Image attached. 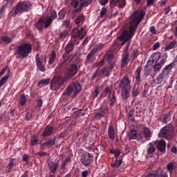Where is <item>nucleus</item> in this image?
<instances>
[{
  "instance_id": "f257e3e1",
  "label": "nucleus",
  "mask_w": 177,
  "mask_h": 177,
  "mask_svg": "<svg viewBox=\"0 0 177 177\" xmlns=\"http://www.w3.org/2000/svg\"><path fill=\"white\" fill-rule=\"evenodd\" d=\"M145 16H146V12L141 10L134 11L133 13L129 17L125 22L126 28L129 30H124L119 37L120 41H122V45H124L125 42H128L129 39H132L133 35H135V32H136L138 26L140 24Z\"/></svg>"
},
{
  "instance_id": "f03ea898",
  "label": "nucleus",
  "mask_w": 177,
  "mask_h": 177,
  "mask_svg": "<svg viewBox=\"0 0 177 177\" xmlns=\"http://www.w3.org/2000/svg\"><path fill=\"white\" fill-rule=\"evenodd\" d=\"M56 19H57V12H56L55 10H50L46 17H41L38 19L35 27L39 31H43L44 27H45V28H49L50 24H52Z\"/></svg>"
},
{
  "instance_id": "7ed1b4c3",
  "label": "nucleus",
  "mask_w": 177,
  "mask_h": 177,
  "mask_svg": "<svg viewBox=\"0 0 177 177\" xmlns=\"http://www.w3.org/2000/svg\"><path fill=\"white\" fill-rule=\"evenodd\" d=\"M31 9H32V3L30 1H19L12 8L9 15L11 17H16L17 15H22V13L30 12Z\"/></svg>"
},
{
  "instance_id": "20e7f679",
  "label": "nucleus",
  "mask_w": 177,
  "mask_h": 177,
  "mask_svg": "<svg viewBox=\"0 0 177 177\" xmlns=\"http://www.w3.org/2000/svg\"><path fill=\"white\" fill-rule=\"evenodd\" d=\"M81 89H82V86L80 82H72L66 87L62 96L74 99L78 96Z\"/></svg>"
},
{
  "instance_id": "39448f33",
  "label": "nucleus",
  "mask_w": 177,
  "mask_h": 177,
  "mask_svg": "<svg viewBox=\"0 0 177 177\" xmlns=\"http://www.w3.org/2000/svg\"><path fill=\"white\" fill-rule=\"evenodd\" d=\"M32 51V45L28 43H24L17 47L16 59H26Z\"/></svg>"
},
{
  "instance_id": "423d86ee",
  "label": "nucleus",
  "mask_w": 177,
  "mask_h": 177,
  "mask_svg": "<svg viewBox=\"0 0 177 177\" xmlns=\"http://www.w3.org/2000/svg\"><path fill=\"white\" fill-rule=\"evenodd\" d=\"M174 68V63H171L167 66H166L160 73V75H158L157 78L153 80L154 84L156 85H160V84H165L167 82V80L169 78V73H171V70Z\"/></svg>"
},
{
  "instance_id": "0eeeda50",
  "label": "nucleus",
  "mask_w": 177,
  "mask_h": 177,
  "mask_svg": "<svg viewBox=\"0 0 177 177\" xmlns=\"http://www.w3.org/2000/svg\"><path fill=\"white\" fill-rule=\"evenodd\" d=\"M174 132H175V127L170 123L160 129L158 136L166 139V140H171L174 136Z\"/></svg>"
},
{
  "instance_id": "6e6552de",
  "label": "nucleus",
  "mask_w": 177,
  "mask_h": 177,
  "mask_svg": "<svg viewBox=\"0 0 177 177\" xmlns=\"http://www.w3.org/2000/svg\"><path fill=\"white\" fill-rule=\"evenodd\" d=\"M67 81L63 76H55L50 82V88L51 91H59L60 88L64 85V83Z\"/></svg>"
},
{
  "instance_id": "1a4fd4ad",
  "label": "nucleus",
  "mask_w": 177,
  "mask_h": 177,
  "mask_svg": "<svg viewBox=\"0 0 177 177\" xmlns=\"http://www.w3.org/2000/svg\"><path fill=\"white\" fill-rule=\"evenodd\" d=\"M80 161L84 167L89 168L93 164V154L86 153L81 156Z\"/></svg>"
},
{
  "instance_id": "9d476101",
  "label": "nucleus",
  "mask_w": 177,
  "mask_h": 177,
  "mask_svg": "<svg viewBox=\"0 0 177 177\" xmlns=\"http://www.w3.org/2000/svg\"><path fill=\"white\" fill-rule=\"evenodd\" d=\"M77 73H78L77 64H71L68 67L64 78H65L66 81H68V80H71Z\"/></svg>"
},
{
  "instance_id": "9b49d317",
  "label": "nucleus",
  "mask_w": 177,
  "mask_h": 177,
  "mask_svg": "<svg viewBox=\"0 0 177 177\" xmlns=\"http://www.w3.org/2000/svg\"><path fill=\"white\" fill-rule=\"evenodd\" d=\"M35 62L37 68L39 71H41L42 73H45V64H46V58L42 59L39 57V54L35 55Z\"/></svg>"
},
{
  "instance_id": "f8f14e48",
  "label": "nucleus",
  "mask_w": 177,
  "mask_h": 177,
  "mask_svg": "<svg viewBox=\"0 0 177 177\" xmlns=\"http://www.w3.org/2000/svg\"><path fill=\"white\" fill-rule=\"evenodd\" d=\"M118 87L120 89H131V80L128 75H124L118 82Z\"/></svg>"
},
{
  "instance_id": "ddd939ff",
  "label": "nucleus",
  "mask_w": 177,
  "mask_h": 177,
  "mask_svg": "<svg viewBox=\"0 0 177 177\" xmlns=\"http://www.w3.org/2000/svg\"><path fill=\"white\" fill-rule=\"evenodd\" d=\"M86 35V29L85 28H81L80 29L75 28L72 30V37L80 38V39H84Z\"/></svg>"
},
{
  "instance_id": "4468645a",
  "label": "nucleus",
  "mask_w": 177,
  "mask_h": 177,
  "mask_svg": "<svg viewBox=\"0 0 177 177\" xmlns=\"http://www.w3.org/2000/svg\"><path fill=\"white\" fill-rule=\"evenodd\" d=\"M56 133V129L52 125L48 124L44 127V131L42 133L43 138H49Z\"/></svg>"
},
{
  "instance_id": "2eb2a0df",
  "label": "nucleus",
  "mask_w": 177,
  "mask_h": 177,
  "mask_svg": "<svg viewBox=\"0 0 177 177\" xmlns=\"http://www.w3.org/2000/svg\"><path fill=\"white\" fill-rule=\"evenodd\" d=\"M99 49L100 48L98 47H95L91 50L86 57V63H93V62H95L96 59L95 57V55L99 52Z\"/></svg>"
},
{
  "instance_id": "dca6fc26",
  "label": "nucleus",
  "mask_w": 177,
  "mask_h": 177,
  "mask_svg": "<svg viewBox=\"0 0 177 177\" xmlns=\"http://www.w3.org/2000/svg\"><path fill=\"white\" fill-rule=\"evenodd\" d=\"M64 53L62 55L64 60H68L70 57V53L74 50V46L73 44L68 43L64 48Z\"/></svg>"
},
{
  "instance_id": "f3484780",
  "label": "nucleus",
  "mask_w": 177,
  "mask_h": 177,
  "mask_svg": "<svg viewBox=\"0 0 177 177\" xmlns=\"http://www.w3.org/2000/svg\"><path fill=\"white\" fill-rule=\"evenodd\" d=\"M165 59H160V62L155 63L152 66L153 74H158L160 70L165 64Z\"/></svg>"
},
{
  "instance_id": "a211bd4d",
  "label": "nucleus",
  "mask_w": 177,
  "mask_h": 177,
  "mask_svg": "<svg viewBox=\"0 0 177 177\" xmlns=\"http://www.w3.org/2000/svg\"><path fill=\"white\" fill-rule=\"evenodd\" d=\"M56 139H57V138L55 136L49 137L48 140L44 142L43 146L46 147H53V146H56V145H57Z\"/></svg>"
},
{
  "instance_id": "6ab92c4d",
  "label": "nucleus",
  "mask_w": 177,
  "mask_h": 177,
  "mask_svg": "<svg viewBox=\"0 0 177 177\" xmlns=\"http://www.w3.org/2000/svg\"><path fill=\"white\" fill-rule=\"evenodd\" d=\"M156 148L160 153L165 154V149L167 147V142L164 140H160L156 143Z\"/></svg>"
},
{
  "instance_id": "aec40b11",
  "label": "nucleus",
  "mask_w": 177,
  "mask_h": 177,
  "mask_svg": "<svg viewBox=\"0 0 177 177\" xmlns=\"http://www.w3.org/2000/svg\"><path fill=\"white\" fill-rule=\"evenodd\" d=\"M129 53H122V59H121V68H124L125 66H128L129 64Z\"/></svg>"
},
{
  "instance_id": "412c9836",
  "label": "nucleus",
  "mask_w": 177,
  "mask_h": 177,
  "mask_svg": "<svg viewBox=\"0 0 177 177\" xmlns=\"http://www.w3.org/2000/svg\"><path fill=\"white\" fill-rule=\"evenodd\" d=\"M129 139L131 140H133L136 139L137 138H140V139H142L143 138V133H140L139 135H138V132L135 130L131 131V132L128 134Z\"/></svg>"
},
{
  "instance_id": "4be33fe9",
  "label": "nucleus",
  "mask_w": 177,
  "mask_h": 177,
  "mask_svg": "<svg viewBox=\"0 0 177 177\" xmlns=\"http://www.w3.org/2000/svg\"><path fill=\"white\" fill-rule=\"evenodd\" d=\"M110 108L114 107L117 103V96H115V91H113L111 95L108 96Z\"/></svg>"
},
{
  "instance_id": "5701e85b",
  "label": "nucleus",
  "mask_w": 177,
  "mask_h": 177,
  "mask_svg": "<svg viewBox=\"0 0 177 177\" xmlns=\"http://www.w3.org/2000/svg\"><path fill=\"white\" fill-rule=\"evenodd\" d=\"M48 167L51 174H56V171H57V169L59 168V163L55 162H48Z\"/></svg>"
},
{
  "instance_id": "b1692460",
  "label": "nucleus",
  "mask_w": 177,
  "mask_h": 177,
  "mask_svg": "<svg viewBox=\"0 0 177 177\" xmlns=\"http://www.w3.org/2000/svg\"><path fill=\"white\" fill-rule=\"evenodd\" d=\"M158 120L162 122V124H168L169 121H171V113H165L162 115L159 118Z\"/></svg>"
},
{
  "instance_id": "393cba45",
  "label": "nucleus",
  "mask_w": 177,
  "mask_h": 177,
  "mask_svg": "<svg viewBox=\"0 0 177 177\" xmlns=\"http://www.w3.org/2000/svg\"><path fill=\"white\" fill-rule=\"evenodd\" d=\"M142 72V66H138L135 71V78L137 84H140L142 80L140 79V73Z\"/></svg>"
},
{
  "instance_id": "a878e982",
  "label": "nucleus",
  "mask_w": 177,
  "mask_h": 177,
  "mask_svg": "<svg viewBox=\"0 0 177 177\" xmlns=\"http://www.w3.org/2000/svg\"><path fill=\"white\" fill-rule=\"evenodd\" d=\"M123 156H120L119 159L117 158V160L114 162L111 163V167L112 168H120L121 167V165L122 164V160Z\"/></svg>"
},
{
  "instance_id": "bb28decb",
  "label": "nucleus",
  "mask_w": 177,
  "mask_h": 177,
  "mask_svg": "<svg viewBox=\"0 0 177 177\" xmlns=\"http://www.w3.org/2000/svg\"><path fill=\"white\" fill-rule=\"evenodd\" d=\"M108 135L111 140H114L115 139V132L114 131V127L113 126H109L108 128Z\"/></svg>"
},
{
  "instance_id": "cd10ccee",
  "label": "nucleus",
  "mask_w": 177,
  "mask_h": 177,
  "mask_svg": "<svg viewBox=\"0 0 177 177\" xmlns=\"http://www.w3.org/2000/svg\"><path fill=\"white\" fill-rule=\"evenodd\" d=\"M142 133L145 139H150V138H151V131L148 127H143Z\"/></svg>"
},
{
  "instance_id": "c85d7f7f",
  "label": "nucleus",
  "mask_w": 177,
  "mask_h": 177,
  "mask_svg": "<svg viewBox=\"0 0 177 177\" xmlns=\"http://www.w3.org/2000/svg\"><path fill=\"white\" fill-rule=\"evenodd\" d=\"M86 114V111L85 109H77L73 113V117L77 118V117H84Z\"/></svg>"
},
{
  "instance_id": "c756f323",
  "label": "nucleus",
  "mask_w": 177,
  "mask_h": 177,
  "mask_svg": "<svg viewBox=\"0 0 177 177\" xmlns=\"http://www.w3.org/2000/svg\"><path fill=\"white\" fill-rule=\"evenodd\" d=\"M131 93V88L122 89V97L124 100H128Z\"/></svg>"
},
{
  "instance_id": "7c9ffc66",
  "label": "nucleus",
  "mask_w": 177,
  "mask_h": 177,
  "mask_svg": "<svg viewBox=\"0 0 177 177\" xmlns=\"http://www.w3.org/2000/svg\"><path fill=\"white\" fill-rule=\"evenodd\" d=\"M113 57L114 54H113V52L111 51L106 52L104 55V59H106L108 63H111V62H113Z\"/></svg>"
},
{
  "instance_id": "2f4dec72",
  "label": "nucleus",
  "mask_w": 177,
  "mask_h": 177,
  "mask_svg": "<svg viewBox=\"0 0 177 177\" xmlns=\"http://www.w3.org/2000/svg\"><path fill=\"white\" fill-rule=\"evenodd\" d=\"M147 154L150 156V154H153L154 151H156V146L153 145V143L150 142L149 145L147 146Z\"/></svg>"
},
{
  "instance_id": "473e14b6",
  "label": "nucleus",
  "mask_w": 177,
  "mask_h": 177,
  "mask_svg": "<svg viewBox=\"0 0 177 177\" xmlns=\"http://www.w3.org/2000/svg\"><path fill=\"white\" fill-rule=\"evenodd\" d=\"M109 153L113 154L115 158H118L120 154H121V150L118 149H110Z\"/></svg>"
},
{
  "instance_id": "72a5a7b5",
  "label": "nucleus",
  "mask_w": 177,
  "mask_h": 177,
  "mask_svg": "<svg viewBox=\"0 0 177 177\" xmlns=\"http://www.w3.org/2000/svg\"><path fill=\"white\" fill-rule=\"evenodd\" d=\"M152 62H158L160 59L161 58V53L158 51L155 53H153L152 55Z\"/></svg>"
},
{
  "instance_id": "f704fd0d",
  "label": "nucleus",
  "mask_w": 177,
  "mask_h": 177,
  "mask_svg": "<svg viewBox=\"0 0 177 177\" xmlns=\"http://www.w3.org/2000/svg\"><path fill=\"white\" fill-rule=\"evenodd\" d=\"M177 41H173L169 43V44L166 45L165 47V50H171V49H174L176 46Z\"/></svg>"
},
{
  "instance_id": "c9c22d12",
  "label": "nucleus",
  "mask_w": 177,
  "mask_h": 177,
  "mask_svg": "<svg viewBox=\"0 0 177 177\" xmlns=\"http://www.w3.org/2000/svg\"><path fill=\"white\" fill-rule=\"evenodd\" d=\"M68 35V32L67 30H64L59 33V35L57 38L59 41H64V39Z\"/></svg>"
},
{
  "instance_id": "e433bc0d",
  "label": "nucleus",
  "mask_w": 177,
  "mask_h": 177,
  "mask_svg": "<svg viewBox=\"0 0 177 177\" xmlns=\"http://www.w3.org/2000/svg\"><path fill=\"white\" fill-rule=\"evenodd\" d=\"M107 95H112L111 88H110V86H106L101 94L102 97H106Z\"/></svg>"
},
{
  "instance_id": "4c0bfd02",
  "label": "nucleus",
  "mask_w": 177,
  "mask_h": 177,
  "mask_svg": "<svg viewBox=\"0 0 177 177\" xmlns=\"http://www.w3.org/2000/svg\"><path fill=\"white\" fill-rule=\"evenodd\" d=\"M55 59H56V53L55 51H52L48 59V64H53V62H55Z\"/></svg>"
},
{
  "instance_id": "58836bf2",
  "label": "nucleus",
  "mask_w": 177,
  "mask_h": 177,
  "mask_svg": "<svg viewBox=\"0 0 177 177\" xmlns=\"http://www.w3.org/2000/svg\"><path fill=\"white\" fill-rule=\"evenodd\" d=\"M50 83V79L47 78V79H42L38 82L39 86H41V85H49Z\"/></svg>"
},
{
  "instance_id": "ea45409f",
  "label": "nucleus",
  "mask_w": 177,
  "mask_h": 177,
  "mask_svg": "<svg viewBox=\"0 0 177 177\" xmlns=\"http://www.w3.org/2000/svg\"><path fill=\"white\" fill-rule=\"evenodd\" d=\"M16 167V162H15V158H10L9 163L8 165V171H10V169H13Z\"/></svg>"
},
{
  "instance_id": "a19ab883",
  "label": "nucleus",
  "mask_w": 177,
  "mask_h": 177,
  "mask_svg": "<svg viewBox=\"0 0 177 177\" xmlns=\"http://www.w3.org/2000/svg\"><path fill=\"white\" fill-rule=\"evenodd\" d=\"M101 74L103 77H110V71L106 67L101 70Z\"/></svg>"
},
{
  "instance_id": "79ce46f5",
  "label": "nucleus",
  "mask_w": 177,
  "mask_h": 177,
  "mask_svg": "<svg viewBox=\"0 0 177 177\" xmlns=\"http://www.w3.org/2000/svg\"><path fill=\"white\" fill-rule=\"evenodd\" d=\"M9 77H10V75H6L4 77H3L0 80V88H1V86H3V85H5V83L6 82V81H8V80H9Z\"/></svg>"
},
{
  "instance_id": "37998d69",
  "label": "nucleus",
  "mask_w": 177,
  "mask_h": 177,
  "mask_svg": "<svg viewBox=\"0 0 177 177\" xmlns=\"http://www.w3.org/2000/svg\"><path fill=\"white\" fill-rule=\"evenodd\" d=\"M78 37H75L73 36H71V40L69 42L70 44H72V45L74 46V45H79L80 44V39H77Z\"/></svg>"
},
{
  "instance_id": "c03bdc74",
  "label": "nucleus",
  "mask_w": 177,
  "mask_h": 177,
  "mask_svg": "<svg viewBox=\"0 0 177 177\" xmlns=\"http://www.w3.org/2000/svg\"><path fill=\"white\" fill-rule=\"evenodd\" d=\"M81 4L80 8H83V6H89L91 3H92V0H80Z\"/></svg>"
},
{
  "instance_id": "a18cd8bd",
  "label": "nucleus",
  "mask_w": 177,
  "mask_h": 177,
  "mask_svg": "<svg viewBox=\"0 0 177 177\" xmlns=\"http://www.w3.org/2000/svg\"><path fill=\"white\" fill-rule=\"evenodd\" d=\"M1 41H2V42H6L7 44H10L12 42V39L8 36H3L1 38Z\"/></svg>"
},
{
  "instance_id": "49530a36",
  "label": "nucleus",
  "mask_w": 177,
  "mask_h": 177,
  "mask_svg": "<svg viewBox=\"0 0 177 177\" xmlns=\"http://www.w3.org/2000/svg\"><path fill=\"white\" fill-rule=\"evenodd\" d=\"M26 103H27V97H26V95L22 94L21 95V97H20V104L21 106H24Z\"/></svg>"
},
{
  "instance_id": "de8ad7c7",
  "label": "nucleus",
  "mask_w": 177,
  "mask_h": 177,
  "mask_svg": "<svg viewBox=\"0 0 177 177\" xmlns=\"http://www.w3.org/2000/svg\"><path fill=\"white\" fill-rule=\"evenodd\" d=\"M167 169L169 171V174H172V171H174V162H168L167 165Z\"/></svg>"
},
{
  "instance_id": "09e8293b",
  "label": "nucleus",
  "mask_w": 177,
  "mask_h": 177,
  "mask_svg": "<svg viewBox=\"0 0 177 177\" xmlns=\"http://www.w3.org/2000/svg\"><path fill=\"white\" fill-rule=\"evenodd\" d=\"M135 114V111L131 110L128 113V118L131 120L133 122H135V117H133Z\"/></svg>"
},
{
  "instance_id": "8fccbe9b",
  "label": "nucleus",
  "mask_w": 177,
  "mask_h": 177,
  "mask_svg": "<svg viewBox=\"0 0 177 177\" xmlns=\"http://www.w3.org/2000/svg\"><path fill=\"white\" fill-rule=\"evenodd\" d=\"M99 111H100L104 115L109 113V107H107V106H102L100 108Z\"/></svg>"
},
{
  "instance_id": "3c124183",
  "label": "nucleus",
  "mask_w": 177,
  "mask_h": 177,
  "mask_svg": "<svg viewBox=\"0 0 177 177\" xmlns=\"http://www.w3.org/2000/svg\"><path fill=\"white\" fill-rule=\"evenodd\" d=\"M100 75V72H99V69H97L96 71H95L91 77V81H93L94 80H96V78H99V76Z\"/></svg>"
},
{
  "instance_id": "603ef678",
  "label": "nucleus",
  "mask_w": 177,
  "mask_h": 177,
  "mask_svg": "<svg viewBox=\"0 0 177 177\" xmlns=\"http://www.w3.org/2000/svg\"><path fill=\"white\" fill-rule=\"evenodd\" d=\"M59 20H63L64 19V17H66V12H64L63 10H61L59 13Z\"/></svg>"
},
{
  "instance_id": "864d4df0",
  "label": "nucleus",
  "mask_w": 177,
  "mask_h": 177,
  "mask_svg": "<svg viewBox=\"0 0 177 177\" xmlns=\"http://www.w3.org/2000/svg\"><path fill=\"white\" fill-rule=\"evenodd\" d=\"M84 15H80L79 17H77V18L75 20L76 24L84 23Z\"/></svg>"
},
{
  "instance_id": "5fc2aeb1",
  "label": "nucleus",
  "mask_w": 177,
  "mask_h": 177,
  "mask_svg": "<svg viewBox=\"0 0 177 177\" xmlns=\"http://www.w3.org/2000/svg\"><path fill=\"white\" fill-rule=\"evenodd\" d=\"M37 145H41L38 143V138H30V146H37Z\"/></svg>"
},
{
  "instance_id": "6e6d98bb",
  "label": "nucleus",
  "mask_w": 177,
  "mask_h": 177,
  "mask_svg": "<svg viewBox=\"0 0 177 177\" xmlns=\"http://www.w3.org/2000/svg\"><path fill=\"white\" fill-rule=\"evenodd\" d=\"M107 14V8L106 7H103L100 11V17L102 19L103 16Z\"/></svg>"
},
{
  "instance_id": "4d7b16f0",
  "label": "nucleus",
  "mask_w": 177,
  "mask_h": 177,
  "mask_svg": "<svg viewBox=\"0 0 177 177\" xmlns=\"http://www.w3.org/2000/svg\"><path fill=\"white\" fill-rule=\"evenodd\" d=\"M131 56L133 57V60H136V59H138V56H139V52L133 50Z\"/></svg>"
},
{
  "instance_id": "13d9d810",
  "label": "nucleus",
  "mask_w": 177,
  "mask_h": 177,
  "mask_svg": "<svg viewBox=\"0 0 177 177\" xmlns=\"http://www.w3.org/2000/svg\"><path fill=\"white\" fill-rule=\"evenodd\" d=\"M118 6L119 8H125V5L127 3H125V0H118Z\"/></svg>"
},
{
  "instance_id": "bf43d9fd",
  "label": "nucleus",
  "mask_w": 177,
  "mask_h": 177,
  "mask_svg": "<svg viewBox=\"0 0 177 177\" xmlns=\"http://www.w3.org/2000/svg\"><path fill=\"white\" fill-rule=\"evenodd\" d=\"M6 71H8V74L9 73H10V69H9V67L6 66L3 69H2V71L0 72V77H2V75H3V74H5V73H6Z\"/></svg>"
},
{
  "instance_id": "052dcab7",
  "label": "nucleus",
  "mask_w": 177,
  "mask_h": 177,
  "mask_svg": "<svg viewBox=\"0 0 177 177\" xmlns=\"http://www.w3.org/2000/svg\"><path fill=\"white\" fill-rule=\"evenodd\" d=\"M78 4L79 2L77 0H73L72 1V2L71 3V5L73 8H74V9L77 8L78 7Z\"/></svg>"
},
{
  "instance_id": "680f3d73",
  "label": "nucleus",
  "mask_w": 177,
  "mask_h": 177,
  "mask_svg": "<svg viewBox=\"0 0 177 177\" xmlns=\"http://www.w3.org/2000/svg\"><path fill=\"white\" fill-rule=\"evenodd\" d=\"M26 118L27 121H30L31 120V118H32V112L26 113Z\"/></svg>"
},
{
  "instance_id": "e2e57ef3",
  "label": "nucleus",
  "mask_w": 177,
  "mask_h": 177,
  "mask_svg": "<svg viewBox=\"0 0 177 177\" xmlns=\"http://www.w3.org/2000/svg\"><path fill=\"white\" fill-rule=\"evenodd\" d=\"M8 6L6 4H4L1 6V8H0V15H3V12H5V9H6V7Z\"/></svg>"
},
{
  "instance_id": "0e129e2a",
  "label": "nucleus",
  "mask_w": 177,
  "mask_h": 177,
  "mask_svg": "<svg viewBox=\"0 0 177 177\" xmlns=\"http://www.w3.org/2000/svg\"><path fill=\"white\" fill-rule=\"evenodd\" d=\"M160 48V42H156L153 44V47H152V49L153 50H157V48Z\"/></svg>"
},
{
  "instance_id": "69168bd1",
  "label": "nucleus",
  "mask_w": 177,
  "mask_h": 177,
  "mask_svg": "<svg viewBox=\"0 0 177 177\" xmlns=\"http://www.w3.org/2000/svg\"><path fill=\"white\" fill-rule=\"evenodd\" d=\"M106 68H109V71H110L111 70H113V68H114V64L109 62V65L106 66Z\"/></svg>"
},
{
  "instance_id": "338daca9",
  "label": "nucleus",
  "mask_w": 177,
  "mask_h": 177,
  "mask_svg": "<svg viewBox=\"0 0 177 177\" xmlns=\"http://www.w3.org/2000/svg\"><path fill=\"white\" fill-rule=\"evenodd\" d=\"M132 93L133 96H138V95H139V90H138V88H133Z\"/></svg>"
},
{
  "instance_id": "774afa93",
  "label": "nucleus",
  "mask_w": 177,
  "mask_h": 177,
  "mask_svg": "<svg viewBox=\"0 0 177 177\" xmlns=\"http://www.w3.org/2000/svg\"><path fill=\"white\" fill-rule=\"evenodd\" d=\"M37 155L39 156V157H45V156H46V152L39 151Z\"/></svg>"
}]
</instances>
